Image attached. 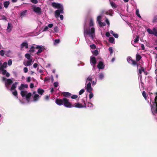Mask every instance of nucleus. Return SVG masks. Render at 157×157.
<instances>
[{"instance_id": "obj_1", "label": "nucleus", "mask_w": 157, "mask_h": 157, "mask_svg": "<svg viewBox=\"0 0 157 157\" xmlns=\"http://www.w3.org/2000/svg\"><path fill=\"white\" fill-rule=\"evenodd\" d=\"M94 25L93 21L92 19H91L89 23L90 28H86L85 24L84 25V35L88 44L91 43V42L94 40L95 37V31Z\"/></svg>"}, {"instance_id": "obj_2", "label": "nucleus", "mask_w": 157, "mask_h": 157, "mask_svg": "<svg viewBox=\"0 0 157 157\" xmlns=\"http://www.w3.org/2000/svg\"><path fill=\"white\" fill-rule=\"evenodd\" d=\"M55 102L56 104L59 105L60 106L63 105L67 108L75 107L80 108L83 107L82 105L81 104L79 103H75L73 105H72L69 101V100L66 98H63L61 99H56Z\"/></svg>"}, {"instance_id": "obj_3", "label": "nucleus", "mask_w": 157, "mask_h": 157, "mask_svg": "<svg viewBox=\"0 0 157 157\" xmlns=\"http://www.w3.org/2000/svg\"><path fill=\"white\" fill-rule=\"evenodd\" d=\"M52 5L53 7L58 9L55 12L56 17H59L60 20H63V15H60V14L64 13L63 5L61 4L55 2L52 3Z\"/></svg>"}, {"instance_id": "obj_4", "label": "nucleus", "mask_w": 157, "mask_h": 157, "mask_svg": "<svg viewBox=\"0 0 157 157\" xmlns=\"http://www.w3.org/2000/svg\"><path fill=\"white\" fill-rule=\"evenodd\" d=\"M28 85L27 84H21L20 87H19V89L21 91V94L23 98H25L28 101H29L30 98L32 96V94L30 92H28L25 90L24 88H27Z\"/></svg>"}, {"instance_id": "obj_5", "label": "nucleus", "mask_w": 157, "mask_h": 157, "mask_svg": "<svg viewBox=\"0 0 157 157\" xmlns=\"http://www.w3.org/2000/svg\"><path fill=\"white\" fill-rule=\"evenodd\" d=\"M44 47L41 45L33 44L31 47L29 51L31 53H35L36 54L39 55L44 51Z\"/></svg>"}, {"instance_id": "obj_6", "label": "nucleus", "mask_w": 157, "mask_h": 157, "mask_svg": "<svg viewBox=\"0 0 157 157\" xmlns=\"http://www.w3.org/2000/svg\"><path fill=\"white\" fill-rule=\"evenodd\" d=\"M7 65L6 62H4L2 65V67H0V73L2 74L3 75H6L7 77H9L10 75V74L7 72L4 69V68L6 67Z\"/></svg>"}, {"instance_id": "obj_7", "label": "nucleus", "mask_w": 157, "mask_h": 157, "mask_svg": "<svg viewBox=\"0 0 157 157\" xmlns=\"http://www.w3.org/2000/svg\"><path fill=\"white\" fill-rule=\"evenodd\" d=\"M2 80L5 82V86L8 89H9V86L12 83V80L10 79H6V78L3 77Z\"/></svg>"}, {"instance_id": "obj_8", "label": "nucleus", "mask_w": 157, "mask_h": 157, "mask_svg": "<svg viewBox=\"0 0 157 157\" xmlns=\"http://www.w3.org/2000/svg\"><path fill=\"white\" fill-rule=\"evenodd\" d=\"M102 18V15L101 14L98 16L97 17V21L98 22V24L101 27L104 26L105 25V22H101V19Z\"/></svg>"}, {"instance_id": "obj_9", "label": "nucleus", "mask_w": 157, "mask_h": 157, "mask_svg": "<svg viewBox=\"0 0 157 157\" xmlns=\"http://www.w3.org/2000/svg\"><path fill=\"white\" fill-rule=\"evenodd\" d=\"M90 64L93 67V69H95V65L96 63V61L95 58L93 56H91L90 58Z\"/></svg>"}, {"instance_id": "obj_10", "label": "nucleus", "mask_w": 157, "mask_h": 157, "mask_svg": "<svg viewBox=\"0 0 157 157\" xmlns=\"http://www.w3.org/2000/svg\"><path fill=\"white\" fill-rule=\"evenodd\" d=\"M147 31L149 34H153L155 36H157V30L155 28H154L152 30L150 29H147Z\"/></svg>"}, {"instance_id": "obj_11", "label": "nucleus", "mask_w": 157, "mask_h": 157, "mask_svg": "<svg viewBox=\"0 0 157 157\" xmlns=\"http://www.w3.org/2000/svg\"><path fill=\"white\" fill-rule=\"evenodd\" d=\"M127 60L129 63L131 64L134 66L137 65L138 66V65L136 61L133 60L132 59L131 57L129 56L127 58Z\"/></svg>"}, {"instance_id": "obj_12", "label": "nucleus", "mask_w": 157, "mask_h": 157, "mask_svg": "<svg viewBox=\"0 0 157 157\" xmlns=\"http://www.w3.org/2000/svg\"><path fill=\"white\" fill-rule=\"evenodd\" d=\"M32 97H33V99L32 101L33 102H36L37 101L40 97L39 95L36 94L35 92H33Z\"/></svg>"}, {"instance_id": "obj_13", "label": "nucleus", "mask_w": 157, "mask_h": 157, "mask_svg": "<svg viewBox=\"0 0 157 157\" xmlns=\"http://www.w3.org/2000/svg\"><path fill=\"white\" fill-rule=\"evenodd\" d=\"M20 48L22 50H24L25 49H27L28 48V44L27 42H24L22 43L21 45Z\"/></svg>"}, {"instance_id": "obj_14", "label": "nucleus", "mask_w": 157, "mask_h": 157, "mask_svg": "<svg viewBox=\"0 0 157 157\" xmlns=\"http://www.w3.org/2000/svg\"><path fill=\"white\" fill-rule=\"evenodd\" d=\"M86 85L85 87L86 91L87 92H91V91H92L93 88L91 87V83H90V82H89L87 83H86Z\"/></svg>"}, {"instance_id": "obj_15", "label": "nucleus", "mask_w": 157, "mask_h": 157, "mask_svg": "<svg viewBox=\"0 0 157 157\" xmlns=\"http://www.w3.org/2000/svg\"><path fill=\"white\" fill-rule=\"evenodd\" d=\"M33 11L36 13L38 14H39L41 13V9L38 7L34 6H33Z\"/></svg>"}, {"instance_id": "obj_16", "label": "nucleus", "mask_w": 157, "mask_h": 157, "mask_svg": "<svg viewBox=\"0 0 157 157\" xmlns=\"http://www.w3.org/2000/svg\"><path fill=\"white\" fill-rule=\"evenodd\" d=\"M142 72H144L145 75H147L146 72L145 71V69L143 67H141L140 69H139V75L140 79H141L142 77V76L141 75Z\"/></svg>"}, {"instance_id": "obj_17", "label": "nucleus", "mask_w": 157, "mask_h": 157, "mask_svg": "<svg viewBox=\"0 0 157 157\" xmlns=\"http://www.w3.org/2000/svg\"><path fill=\"white\" fill-rule=\"evenodd\" d=\"M27 13V10L22 11L19 14V16L21 18H23L26 15Z\"/></svg>"}, {"instance_id": "obj_18", "label": "nucleus", "mask_w": 157, "mask_h": 157, "mask_svg": "<svg viewBox=\"0 0 157 157\" xmlns=\"http://www.w3.org/2000/svg\"><path fill=\"white\" fill-rule=\"evenodd\" d=\"M97 67L99 69H102L104 68L105 65L102 62L100 61Z\"/></svg>"}, {"instance_id": "obj_19", "label": "nucleus", "mask_w": 157, "mask_h": 157, "mask_svg": "<svg viewBox=\"0 0 157 157\" xmlns=\"http://www.w3.org/2000/svg\"><path fill=\"white\" fill-rule=\"evenodd\" d=\"M33 63L32 59H31L28 60L26 61V63L25 62H24V64L25 66H29L31 65Z\"/></svg>"}, {"instance_id": "obj_20", "label": "nucleus", "mask_w": 157, "mask_h": 157, "mask_svg": "<svg viewBox=\"0 0 157 157\" xmlns=\"http://www.w3.org/2000/svg\"><path fill=\"white\" fill-rule=\"evenodd\" d=\"M92 79V76L90 75L86 79V83H87L89 82H90V83H91Z\"/></svg>"}, {"instance_id": "obj_21", "label": "nucleus", "mask_w": 157, "mask_h": 157, "mask_svg": "<svg viewBox=\"0 0 157 157\" xmlns=\"http://www.w3.org/2000/svg\"><path fill=\"white\" fill-rule=\"evenodd\" d=\"M82 105V106H84V107H83L82 108L86 107H93V106L94 105H93V104H92L91 103L88 102L86 104H85L84 105Z\"/></svg>"}, {"instance_id": "obj_22", "label": "nucleus", "mask_w": 157, "mask_h": 157, "mask_svg": "<svg viewBox=\"0 0 157 157\" xmlns=\"http://www.w3.org/2000/svg\"><path fill=\"white\" fill-rule=\"evenodd\" d=\"M110 4L111 6L114 9H115L117 7V5L115 3L110 1Z\"/></svg>"}, {"instance_id": "obj_23", "label": "nucleus", "mask_w": 157, "mask_h": 157, "mask_svg": "<svg viewBox=\"0 0 157 157\" xmlns=\"http://www.w3.org/2000/svg\"><path fill=\"white\" fill-rule=\"evenodd\" d=\"M12 29V26L11 24L9 23L8 24V26L6 29L7 31L8 32H10Z\"/></svg>"}, {"instance_id": "obj_24", "label": "nucleus", "mask_w": 157, "mask_h": 157, "mask_svg": "<svg viewBox=\"0 0 157 157\" xmlns=\"http://www.w3.org/2000/svg\"><path fill=\"white\" fill-rule=\"evenodd\" d=\"M10 4V2L9 1L4 2L3 3V5L4 7L6 8H7Z\"/></svg>"}, {"instance_id": "obj_25", "label": "nucleus", "mask_w": 157, "mask_h": 157, "mask_svg": "<svg viewBox=\"0 0 157 157\" xmlns=\"http://www.w3.org/2000/svg\"><path fill=\"white\" fill-rule=\"evenodd\" d=\"M17 85V82H15L14 84H13L12 87L11 88V89H9L11 90H13L15 89L16 88Z\"/></svg>"}, {"instance_id": "obj_26", "label": "nucleus", "mask_w": 157, "mask_h": 157, "mask_svg": "<svg viewBox=\"0 0 157 157\" xmlns=\"http://www.w3.org/2000/svg\"><path fill=\"white\" fill-rule=\"evenodd\" d=\"M63 96L65 97H68L71 96V94L67 92H64L63 93Z\"/></svg>"}, {"instance_id": "obj_27", "label": "nucleus", "mask_w": 157, "mask_h": 157, "mask_svg": "<svg viewBox=\"0 0 157 157\" xmlns=\"http://www.w3.org/2000/svg\"><path fill=\"white\" fill-rule=\"evenodd\" d=\"M44 90L40 88L38 89L37 90V92L38 94L41 95H42L43 93L44 92Z\"/></svg>"}, {"instance_id": "obj_28", "label": "nucleus", "mask_w": 157, "mask_h": 157, "mask_svg": "<svg viewBox=\"0 0 157 157\" xmlns=\"http://www.w3.org/2000/svg\"><path fill=\"white\" fill-rule=\"evenodd\" d=\"M106 13L108 15H109L111 16H112L113 13V11L112 10H109L106 12Z\"/></svg>"}, {"instance_id": "obj_29", "label": "nucleus", "mask_w": 157, "mask_h": 157, "mask_svg": "<svg viewBox=\"0 0 157 157\" xmlns=\"http://www.w3.org/2000/svg\"><path fill=\"white\" fill-rule=\"evenodd\" d=\"M104 77V74L103 73H100L99 75V78L100 79L102 80Z\"/></svg>"}, {"instance_id": "obj_30", "label": "nucleus", "mask_w": 157, "mask_h": 157, "mask_svg": "<svg viewBox=\"0 0 157 157\" xmlns=\"http://www.w3.org/2000/svg\"><path fill=\"white\" fill-rule=\"evenodd\" d=\"M109 41L110 43H111L114 44L115 43V39L113 37H110L109 39Z\"/></svg>"}, {"instance_id": "obj_31", "label": "nucleus", "mask_w": 157, "mask_h": 157, "mask_svg": "<svg viewBox=\"0 0 157 157\" xmlns=\"http://www.w3.org/2000/svg\"><path fill=\"white\" fill-rule=\"evenodd\" d=\"M136 13L137 16L140 17V18H141V17L139 13V9L137 8L136 9Z\"/></svg>"}, {"instance_id": "obj_32", "label": "nucleus", "mask_w": 157, "mask_h": 157, "mask_svg": "<svg viewBox=\"0 0 157 157\" xmlns=\"http://www.w3.org/2000/svg\"><path fill=\"white\" fill-rule=\"evenodd\" d=\"M25 57L28 59H32L31 58V56L28 53H26L25 55Z\"/></svg>"}, {"instance_id": "obj_33", "label": "nucleus", "mask_w": 157, "mask_h": 157, "mask_svg": "<svg viewBox=\"0 0 157 157\" xmlns=\"http://www.w3.org/2000/svg\"><path fill=\"white\" fill-rule=\"evenodd\" d=\"M60 42V40L59 39H56L54 40V44L55 45H56L57 44L59 43Z\"/></svg>"}, {"instance_id": "obj_34", "label": "nucleus", "mask_w": 157, "mask_h": 157, "mask_svg": "<svg viewBox=\"0 0 157 157\" xmlns=\"http://www.w3.org/2000/svg\"><path fill=\"white\" fill-rule=\"evenodd\" d=\"M152 22L153 23L157 22V15L154 17L152 20Z\"/></svg>"}, {"instance_id": "obj_35", "label": "nucleus", "mask_w": 157, "mask_h": 157, "mask_svg": "<svg viewBox=\"0 0 157 157\" xmlns=\"http://www.w3.org/2000/svg\"><path fill=\"white\" fill-rule=\"evenodd\" d=\"M92 54L95 56H97L98 54V51L97 50L92 51Z\"/></svg>"}, {"instance_id": "obj_36", "label": "nucleus", "mask_w": 157, "mask_h": 157, "mask_svg": "<svg viewBox=\"0 0 157 157\" xmlns=\"http://www.w3.org/2000/svg\"><path fill=\"white\" fill-rule=\"evenodd\" d=\"M136 59L137 61H139L141 58V56L137 54L136 55Z\"/></svg>"}, {"instance_id": "obj_37", "label": "nucleus", "mask_w": 157, "mask_h": 157, "mask_svg": "<svg viewBox=\"0 0 157 157\" xmlns=\"http://www.w3.org/2000/svg\"><path fill=\"white\" fill-rule=\"evenodd\" d=\"M139 36H138L137 35L135 39L134 40V41L133 42V43H136L137 42H138L139 41Z\"/></svg>"}, {"instance_id": "obj_38", "label": "nucleus", "mask_w": 157, "mask_h": 157, "mask_svg": "<svg viewBox=\"0 0 157 157\" xmlns=\"http://www.w3.org/2000/svg\"><path fill=\"white\" fill-rule=\"evenodd\" d=\"M88 92L90 93V94H89V98L90 99H91L93 97L94 94L92 91H91V92Z\"/></svg>"}, {"instance_id": "obj_39", "label": "nucleus", "mask_w": 157, "mask_h": 157, "mask_svg": "<svg viewBox=\"0 0 157 157\" xmlns=\"http://www.w3.org/2000/svg\"><path fill=\"white\" fill-rule=\"evenodd\" d=\"M5 52L2 50L0 51V54L2 56H3L5 54Z\"/></svg>"}, {"instance_id": "obj_40", "label": "nucleus", "mask_w": 157, "mask_h": 157, "mask_svg": "<svg viewBox=\"0 0 157 157\" xmlns=\"http://www.w3.org/2000/svg\"><path fill=\"white\" fill-rule=\"evenodd\" d=\"M109 50L110 52V55H111L113 52V50L112 47H110L109 48Z\"/></svg>"}, {"instance_id": "obj_41", "label": "nucleus", "mask_w": 157, "mask_h": 157, "mask_svg": "<svg viewBox=\"0 0 157 157\" xmlns=\"http://www.w3.org/2000/svg\"><path fill=\"white\" fill-rule=\"evenodd\" d=\"M54 31L56 33H57L59 31L58 27L57 26H55L54 28Z\"/></svg>"}, {"instance_id": "obj_42", "label": "nucleus", "mask_w": 157, "mask_h": 157, "mask_svg": "<svg viewBox=\"0 0 157 157\" xmlns=\"http://www.w3.org/2000/svg\"><path fill=\"white\" fill-rule=\"evenodd\" d=\"M11 53V51L10 50H9L7 51L6 54V55L8 57L10 56V54Z\"/></svg>"}, {"instance_id": "obj_43", "label": "nucleus", "mask_w": 157, "mask_h": 157, "mask_svg": "<svg viewBox=\"0 0 157 157\" xmlns=\"http://www.w3.org/2000/svg\"><path fill=\"white\" fill-rule=\"evenodd\" d=\"M142 95L145 100L147 99V96L145 91H143L142 92Z\"/></svg>"}, {"instance_id": "obj_44", "label": "nucleus", "mask_w": 157, "mask_h": 157, "mask_svg": "<svg viewBox=\"0 0 157 157\" xmlns=\"http://www.w3.org/2000/svg\"><path fill=\"white\" fill-rule=\"evenodd\" d=\"M85 91V90L84 89L81 90L79 92V94L80 95L82 94Z\"/></svg>"}, {"instance_id": "obj_45", "label": "nucleus", "mask_w": 157, "mask_h": 157, "mask_svg": "<svg viewBox=\"0 0 157 157\" xmlns=\"http://www.w3.org/2000/svg\"><path fill=\"white\" fill-rule=\"evenodd\" d=\"M12 60L11 59H9L8 62V64L9 66H10L12 65Z\"/></svg>"}, {"instance_id": "obj_46", "label": "nucleus", "mask_w": 157, "mask_h": 157, "mask_svg": "<svg viewBox=\"0 0 157 157\" xmlns=\"http://www.w3.org/2000/svg\"><path fill=\"white\" fill-rule=\"evenodd\" d=\"M31 2L33 4H36L38 2L37 0H31Z\"/></svg>"}, {"instance_id": "obj_47", "label": "nucleus", "mask_w": 157, "mask_h": 157, "mask_svg": "<svg viewBox=\"0 0 157 157\" xmlns=\"http://www.w3.org/2000/svg\"><path fill=\"white\" fill-rule=\"evenodd\" d=\"M13 94L16 96H17V92L16 90H15L14 91L12 92Z\"/></svg>"}, {"instance_id": "obj_48", "label": "nucleus", "mask_w": 157, "mask_h": 157, "mask_svg": "<svg viewBox=\"0 0 157 157\" xmlns=\"http://www.w3.org/2000/svg\"><path fill=\"white\" fill-rule=\"evenodd\" d=\"M54 86L55 87H57L58 86V83L57 82H55L54 83Z\"/></svg>"}, {"instance_id": "obj_49", "label": "nucleus", "mask_w": 157, "mask_h": 157, "mask_svg": "<svg viewBox=\"0 0 157 157\" xmlns=\"http://www.w3.org/2000/svg\"><path fill=\"white\" fill-rule=\"evenodd\" d=\"M90 47L92 49H94L96 48V46L94 44H92L90 45Z\"/></svg>"}, {"instance_id": "obj_50", "label": "nucleus", "mask_w": 157, "mask_h": 157, "mask_svg": "<svg viewBox=\"0 0 157 157\" xmlns=\"http://www.w3.org/2000/svg\"><path fill=\"white\" fill-rule=\"evenodd\" d=\"M78 98V96L76 95H74L71 97V98L72 99H75Z\"/></svg>"}, {"instance_id": "obj_51", "label": "nucleus", "mask_w": 157, "mask_h": 157, "mask_svg": "<svg viewBox=\"0 0 157 157\" xmlns=\"http://www.w3.org/2000/svg\"><path fill=\"white\" fill-rule=\"evenodd\" d=\"M23 70L24 71L25 73H26L28 71V68L26 67H25L23 69Z\"/></svg>"}, {"instance_id": "obj_52", "label": "nucleus", "mask_w": 157, "mask_h": 157, "mask_svg": "<svg viewBox=\"0 0 157 157\" xmlns=\"http://www.w3.org/2000/svg\"><path fill=\"white\" fill-rule=\"evenodd\" d=\"M105 21L106 23V24L108 25V26H109V24H110V23H109V22L108 19L107 18H106L105 20Z\"/></svg>"}, {"instance_id": "obj_53", "label": "nucleus", "mask_w": 157, "mask_h": 157, "mask_svg": "<svg viewBox=\"0 0 157 157\" xmlns=\"http://www.w3.org/2000/svg\"><path fill=\"white\" fill-rule=\"evenodd\" d=\"M53 26V24H49L48 25V27L50 28H52Z\"/></svg>"}, {"instance_id": "obj_54", "label": "nucleus", "mask_w": 157, "mask_h": 157, "mask_svg": "<svg viewBox=\"0 0 157 157\" xmlns=\"http://www.w3.org/2000/svg\"><path fill=\"white\" fill-rule=\"evenodd\" d=\"M113 36L115 38H117L118 37V35L117 33H115L114 34Z\"/></svg>"}, {"instance_id": "obj_55", "label": "nucleus", "mask_w": 157, "mask_h": 157, "mask_svg": "<svg viewBox=\"0 0 157 157\" xmlns=\"http://www.w3.org/2000/svg\"><path fill=\"white\" fill-rule=\"evenodd\" d=\"M38 66V64L36 63H35L33 65V67L34 68H36Z\"/></svg>"}, {"instance_id": "obj_56", "label": "nucleus", "mask_w": 157, "mask_h": 157, "mask_svg": "<svg viewBox=\"0 0 157 157\" xmlns=\"http://www.w3.org/2000/svg\"><path fill=\"white\" fill-rule=\"evenodd\" d=\"M30 81V77H27V82H29Z\"/></svg>"}, {"instance_id": "obj_57", "label": "nucleus", "mask_w": 157, "mask_h": 157, "mask_svg": "<svg viewBox=\"0 0 157 157\" xmlns=\"http://www.w3.org/2000/svg\"><path fill=\"white\" fill-rule=\"evenodd\" d=\"M105 35L107 37H109L110 35V33L109 32H107L106 33Z\"/></svg>"}, {"instance_id": "obj_58", "label": "nucleus", "mask_w": 157, "mask_h": 157, "mask_svg": "<svg viewBox=\"0 0 157 157\" xmlns=\"http://www.w3.org/2000/svg\"><path fill=\"white\" fill-rule=\"evenodd\" d=\"M92 82V86H94L96 84V81H93Z\"/></svg>"}, {"instance_id": "obj_59", "label": "nucleus", "mask_w": 157, "mask_h": 157, "mask_svg": "<svg viewBox=\"0 0 157 157\" xmlns=\"http://www.w3.org/2000/svg\"><path fill=\"white\" fill-rule=\"evenodd\" d=\"M49 80H50L49 78L46 77L45 78V79H44V82H46L47 81H48Z\"/></svg>"}, {"instance_id": "obj_60", "label": "nucleus", "mask_w": 157, "mask_h": 157, "mask_svg": "<svg viewBox=\"0 0 157 157\" xmlns=\"http://www.w3.org/2000/svg\"><path fill=\"white\" fill-rule=\"evenodd\" d=\"M30 88H33L34 87V84L33 83H31L30 85Z\"/></svg>"}, {"instance_id": "obj_61", "label": "nucleus", "mask_w": 157, "mask_h": 157, "mask_svg": "<svg viewBox=\"0 0 157 157\" xmlns=\"http://www.w3.org/2000/svg\"><path fill=\"white\" fill-rule=\"evenodd\" d=\"M141 47L142 49V50H144V49H145V48H144V45L143 44H141Z\"/></svg>"}, {"instance_id": "obj_62", "label": "nucleus", "mask_w": 157, "mask_h": 157, "mask_svg": "<svg viewBox=\"0 0 157 157\" xmlns=\"http://www.w3.org/2000/svg\"><path fill=\"white\" fill-rule=\"evenodd\" d=\"M48 26H45L44 29V31H46L48 30Z\"/></svg>"}, {"instance_id": "obj_63", "label": "nucleus", "mask_w": 157, "mask_h": 157, "mask_svg": "<svg viewBox=\"0 0 157 157\" xmlns=\"http://www.w3.org/2000/svg\"><path fill=\"white\" fill-rule=\"evenodd\" d=\"M49 98V96L48 95H47L45 97V99L46 100H48Z\"/></svg>"}, {"instance_id": "obj_64", "label": "nucleus", "mask_w": 157, "mask_h": 157, "mask_svg": "<svg viewBox=\"0 0 157 157\" xmlns=\"http://www.w3.org/2000/svg\"><path fill=\"white\" fill-rule=\"evenodd\" d=\"M54 91V89L53 88H52L51 89V92L52 93Z\"/></svg>"}]
</instances>
